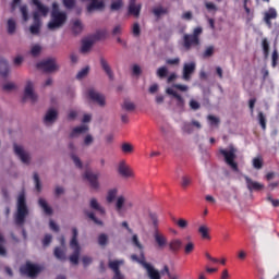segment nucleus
Returning <instances> with one entry per match:
<instances>
[{"mask_svg": "<svg viewBox=\"0 0 279 279\" xmlns=\"http://www.w3.org/2000/svg\"><path fill=\"white\" fill-rule=\"evenodd\" d=\"M121 149L123 154H132V151H134V146L130 143H124L122 144Z\"/></svg>", "mask_w": 279, "mask_h": 279, "instance_id": "c03bdc74", "label": "nucleus"}, {"mask_svg": "<svg viewBox=\"0 0 279 279\" xmlns=\"http://www.w3.org/2000/svg\"><path fill=\"white\" fill-rule=\"evenodd\" d=\"M133 206H134V203H132L131 201L125 202V196L123 195L118 196L116 202V210L119 215L123 213V208L124 210H129V208H132Z\"/></svg>", "mask_w": 279, "mask_h": 279, "instance_id": "1a4fd4ad", "label": "nucleus"}, {"mask_svg": "<svg viewBox=\"0 0 279 279\" xmlns=\"http://www.w3.org/2000/svg\"><path fill=\"white\" fill-rule=\"evenodd\" d=\"M173 221L181 230L189 228V221L184 218H180L179 220L173 219Z\"/></svg>", "mask_w": 279, "mask_h": 279, "instance_id": "58836bf2", "label": "nucleus"}, {"mask_svg": "<svg viewBox=\"0 0 279 279\" xmlns=\"http://www.w3.org/2000/svg\"><path fill=\"white\" fill-rule=\"evenodd\" d=\"M0 75L2 77H8L10 75V65L5 59H0Z\"/></svg>", "mask_w": 279, "mask_h": 279, "instance_id": "cd10ccee", "label": "nucleus"}, {"mask_svg": "<svg viewBox=\"0 0 279 279\" xmlns=\"http://www.w3.org/2000/svg\"><path fill=\"white\" fill-rule=\"evenodd\" d=\"M258 121L262 130H267V119L265 118L263 111L258 112Z\"/></svg>", "mask_w": 279, "mask_h": 279, "instance_id": "ea45409f", "label": "nucleus"}, {"mask_svg": "<svg viewBox=\"0 0 279 279\" xmlns=\"http://www.w3.org/2000/svg\"><path fill=\"white\" fill-rule=\"evenodd\" d=\"M208 121L210 125H219V118L215 116H208Z\"/></svg>", "mask_w": 279, "mask_h": 279, "instance_id": "774afa93", "label": "nucleus"}, {"mask_svg": "<svg viewBox=\"0 0 279 279\" xmlns=\"http://www.w3.org/2000/svg\"><path fill=\"white\" fill-rule=\"evenodd\" d=\"M93 47L92 40H84L81 47V53H88Z\"/></svg>", "mask_w": 279, "mask_h": 279, "instance_id": "e433bc0d", "label": "nucleus"}, {"mask_svg": "<svg viewBox=\"0 0 279 279\" xmlns=\"http://www.w3.org/2000/svg\"><path fill=\"white\" fill-rule=\"evenodd\" d=\"M98 245L101 247H106V245H108V235L106 233L98 235Z\"/></svg>", "mask_w": 279, "mask_h": 279, "instance_id": "a19ab883", "label": "nucleus"}, {"mask_svg": "<svg viewBox=\"0 0 279 279\" xmlns=\"http://www.w3.org/2000/svg\"><path fill=\"white\" fill-rule=\"evenodd\" d=\"M191 184H193V179L191 177H186V175L182 177L181 179L182 189H189Z\"/></svg>", "mask_w": 279, "mask_h": 279, "instance_id": "4c0bfd02", "label": "nucleus"}, {"mask_svg": "<svg viewBox=\"0 0 279 279\" xmlns=\"http://www.w3.org/2000/svg\"><path fill=\"white\" fill-rule=\"evenodd\" d=\"M195 62L184 63L182 80H184V82H191V77L193 76V73H195Z\"/></svg>", "mask_w": 279, "mask_h": 279, "instance_id": "f8f14e48", "label": "nucleus"}, {"mask_svg": "<svg viewBox=\"0 0 279 279\" xmlns=\"http://www.w3.org/2000/svg\"><path fill=\"white\" fill-rule=\"evenodd\" d=\"M120 8H123V0H116L110 5V10H112V12H117Z\"/></svg>", "mask_w": 279, "mask_h": 279, "instance_id": "a18cd8bd", "label": "nucleus"}, {"mask_svg": "<svg viewBox=\"0 0 279 279\" xmlns=\"http://www.w3.org/2000/svg\"><path fill=\"white\" fill-rule=\"evenodd\" d=\"M105 8L106 4L104 1L92 0V2L87 5V12L90 14V12H95V10H104Z\"/></svg>", "mask_w": 279, "mask_h": 279, "instance_id": "aec40b11", "label": "nucleus"}, {"mask_svg": "<svg viewBox=\"0 0 279 279\" xmlns=\"http://www.w3.org/2000/svg\"><path fill=\"white\" fill-rule=\"evenodd\" d=\"M14 147V154H16L22 162L24 165H29V155L25 153L23 149V146H19L17 144L13 145Z\"/></svg>", "mask_w": 279, "mask_h": 279, "instance_id": "f3484780", "label": "nucleus"}, {"mask_svg": "<svg viewBox=\"0 0 279 279\" xmlns=\"http://www.w3.org/2000/svg\"><path fill=\"white\" fill-rule=\"evenodd\" d=\"M68 19L69 16L66 15V12L60 11V7H58L57 3H53L50 21L48 23V29L53 32L56 29H60V27H64Z\"/></svg>", "mask_w": 279, "mask_h": 279, "instance_id": "f257e3e1", "label": "nucleus"}, {"mask_svg": "<svg viewBox=\"0 0 279 279\" xmlns=\"http://www.w3.org/2000/svg\"><path fill=\"white\" fill-rule=\"evenodd\" d=\"M16 32V22L12 19L8 20V34H14Z\"/></svg>", "mask_w": 279, "mask_h": 279, "instance_id": "79ce46f5", "label": "nucleus"}, {"mask_svg": "<svg viewBox=\"0 0 279 279\" xmlns=\"http://www.w3.org/2000/svg\"><path fill=\"white\" fill-rule=\"evenodd\" d=\"M132 243H133V245H135V247H137L138 250H143V244H141V241H138V235H137V234H133V236H132Z\"/></svg>", "mask_w": 279, "mask_h": 279, "instance_id": "bf43d9fd", "label": "nucleus"}, {"mask_svg": "<svg viewBox=\"0 0 279 279\" xmlns=\"http://www.w3.org/2000/svg\"><path fill=\"white\" fill-rule=\"evenodd\" d=\"M154 239L155 242L157 243L159 250H165V247H167V236H165V234L160 233V231L155 230L154 232Z\"/></svg>", "mask_w": 279, "mask_h": 279, "instance_id": "a211bd4d", "label": "nucleus"}, {"mask_svg": "<svg viewBox=\"0 0 279 279\" xmlns=\"http://www.w3.org/2000/svg\"><path fill=\"white\" fill-rule=\"evenodd\" d=\"M53 255L57 260H66V247L65 246H56Z\"/></svg>", "mask_w": 279, "mask_h": 279, "instance_id": "4be33fe9", "label": "nucleus"}, {"mask_svg": "<svg viewBox=\"0 0 279 279\" xmlns=\"http://www.w3.org/2000/svg\"><path fill=\"white\" fill-rule=\"evenodd\" d=\"M118 173L122 178H134V172L130 169V166L125 165V160L120 161L118 166Z\"/></svg>", "mask_w": 279, "mask_h": 279, "instance_id": "2eb2a0df", "label": "nucleus"}, {"mask_svg": "<svg viewBox=\"0 0 279 279\" xmlns=\"http://www.w3.org/2000/svg\"><path fill=\"white\" fill-rule=\"evenodd\" d=\"M194 251H195V243H193V242H189L184 246V254H186V255L193 254Z\"/></svg>", "mask_w": 279, "mask_h": 279, "instance_id": "09e8293b", "label": "nucleus"}, {"mask_svg": "<svg viewBox=\"0 0 279 279\" xmlns=\"http://www.w3.org/2000/svg\"><path fill=\"white\" fill-rule=\"evenodd\" d=\"M84 132H88V125L76 126L72 130L70 138L75 137L76 134H84Z\"/></svg>", "mask_w": 279, "mask_h": 279, "instance_id": "473e14b6", "label": "nucleus"}, {"mask_svg": "<svg viewBox=\"0 0 279 279\" xmlns=\"http://www.w3.org/2000/svg\"><path fill=\"white\" fill-rule=\"evenodd\" d=\"M214 53H215V47L214 46H209L203 52V58H210V57L214 56Z\"/></svg>", "mask_w": 279, "mask_h": 279, "instance_id": "864d4df0", "label": "nucleus"}, {"mask_svg": "<svg viewBox=\"0 0 279 279\" xmlns=\"http://www.w3.org/2000/svg\"><path fill=\"white\" fill-rule=\"evenodd\" d=\"M38 204L40 208H43L45 215H53V209L47 204V201L45 198H39Z\"/></svg>", "mask_w": 279, "mask_h": 279, "instance_id": "c85d7f7f", "label": "nucleus"}, {"mask_svg": "<svg viewBox=\"0 0 279 279\" xmlns=\"http://www.w3.org/2000/svg\"><path fill=\"white\" fill-rule=\"evenodd\" d=\"M58 119V111L56 109H50L47 111L45 118H44V123L47 125V123H53Z\"/></svg>", "mask_w": 279, "mask_h": 279, "instance_id": "393cba45", "label": "nucleus"}, {"mask_svg": "<svg viewBox=\"0 0 279 279\" xmlns=\"http://www.w3.org/2000/svg\"><path fill=\"white\" fill-rule=\"evenodd\" d=\"M141 10H143V3L137 2V0H129L128 4V15L138 19L141 16Z\"/></svg>", "mask_w": 279, "mask_h": 279, "instance_id": "0eeeda50", "label": "nucleus"}, {"mask_svg": "<svg viewBox=\"0 0 279 279\" xmlns=\"http://www.w3.org/2000/svg\"><path fill=\"white\" fill-rule=\"evenodd\" d=\"M141 265H143L144 269H146L147 275L150 279H160V271H158L156 268H154V266H151V264L142 260L140 262Z\"/></svg>", "mask_w": 279, "mask_h": 279, "instance_id": "dca6fc26", "label": "nucleus"}, {"mask_svg": "<svg viewBox=\"0 0 279 279\" xmlns=\"http://www.w3.org/2000/svg\"><path fill=\"white\" fill-rule=\"evenodd\" d=\"M4 243H5V239L0 233V256H7L8 255V251H5V247H3Z\"/></svg>", "mask_w": 279, "mask_h": 279, "instance_id": "8fccbe9b", "label": "nucleus"}, {"mask_svg": "<svg viewBox=\"0 0 279 279\" xmlns=\"http://www.w3.org/2000/svg\"><path fill=\"white\" fill-rule=\"evenodd\" d=\"M262 45H263L264 56L265 58H267L269 56V41L267 40V38L263 39Z\"/></svg>", "mask_w": 279, "mask_h": 279, "instance_id": "603ef678", "label": "nucleus"}, {"mask_svg": "<svg viewBox=\"0 0 279 279\" xmlns=\"http://www.w3.org/2000/svg\"><path fill=\"white\" fill-rule=\"evenodd\" d=\"M244 180L246 182V187L250 191V193L263 191L265 189V185L260 182L252 180L248 175H244Z\"/></svg>", "mask_w": 279, "mask_h": 279, "instance_id": "9b49d317", "label": "nucleus"}, {"mask_svg": "<svg viewBox=\"0 0 279 279\" xmlns=\"http://www.w3.org/2000/svg\"><path fill=\"white\" fill-rule=\"evenodd\" d=\"M198 234L201 235V239H203V241H210V239H213L210 236V228H208V226L206 225H202L198 227Z\"/></svg>", "mask_w": 279, "mask_h": 279, "instance_id": "412c9836", "label": "nucleus"}, {"mask_svg": "<svg viewBox=\"0 0 279 279\" xmlns=\"http://www.w3.org/2000/svg\"><path fill=\"white\" fill-rule=\"evenodd\" d=\"M132 32H133V36H135V37L141 36V25L138 24V22H135L133 24Z\"/></svg>", "mask_w": 279, "mask_h": 279, "instance_id": "4d7b16f0", "label": "nucleus"}, {"mask_svg": "<svg viewBox=\"0 0 279 279\" xmlns=\"http://www.w3.org/2000/svg\"><path fill=\"white\" fill-rule=\"evenodd\" d=\"M85 215H87V217L92 219L96 226H104V221L99 220L94 213L85 211Z\"/></svg>", "mask_w": 279, "mask_h": 279, "instance_id": "37998d69", "label": "nucleus"}, {"mask_svg": "<svg viewBox=\"0 0 279 279\" xmlns=\"http://www.w3.org/2000/svg\"><path fill=\"white\" fill-rule=\"evenodd\" d=\"M117 195H119V190L113 187L107 192V202L108 204H112L114 199H117Z\"/></svg>", "mask_w": 279, "mask_h": 279, "instance_id": "2f4dec72", "label": "nucleus"}, {"mask_svg": "<svg viewBox=\"0 0 279 279\" xmlns=\"http://www.w3.org/2000/svg\"><path fill=\"white\" fill-rule=\"evenodd\" d=\"M254 169H263V159L260 157H256L253 159Z\"/></svg>", "mask_w": 279, "mask_h": 279, "instance_id": "6e6d98bb", "label": "nucleus"}, {"mask_svg": "<svg viewBox=\"0 0 279 279\" xmlns=\"http://www.w3.org/2000/svg\"><path fill=\"white\" fill-rule=\"evenodd\" d=\"M274 19H278V12L276 11V9L270 8L268 12L265 13L264 17V21L266 25H268V27H271V20Z\"/></svg>", "mask_w": 279, "mask_h": 279, "instance_id": "5701e85b", "label": "nucleus"}, {"mask_svg": "<svg viewBox=\"0 0 279 279\" xmlns=\"http://www.w3.org/2000/svg\"><path fill=\"white\" fill-rule=\"evenodd\" d=\"M25 99H31L33 104H36V101H38V96L34 93V83H32V81H28L26 83L24 89V100Z\"/></svg>", "mask_w": 279, "mask_h": 279, "instance_id": "ddd939ff", "label": "nucleus"}, {"mask_svg": "<svg viewBox=\"0 0 279 279\" xmlns=\"http://www.w3.org/2000/svg\"><path fill=\"white\" fill-rule=\"evenodd\" d=\"M100 66L105 71V73L108 75L109 80L113 78L112 69L110 68V64H108V61L101 57L100 58Z\"/></svg>", "mask_w": 279, "mask_h": 279, "instance_id": "bb28decb", "label": "nucleus"}, {"mask_svg": "<svg viewBox=\"0 0 279 279\" xmlns=\"http://www.w3.org/2000/svg\"><path fill=\"white\" fill-rule=\"evenodd\" d=\"M181 248H182V240L173 239L172 241L169 242V250L173 254H177V252H180Z\"/></svg>", "mask_w": 279, "mask_h": 279, "instance_id": "a878e982", "label": "nucleus"}, {"mask_svg": "<svg viewBox=\"0 0 279 279\" xmlns=\"http://www.w3.org/2000/svg\"><path fill=\"white\" fill-rule=\"evenodd\" d=\"M33 5H36L38 14H41V16H47L49 14V8H47L40 0H33Z\"/></svg>", "mask_w": 279, "mask_h": 279, "instance_id": "b1692460", "label": "nucleus"}, {"mask_svg": "<svg viewBox=\"0 0 279 279\" xmlns=\"http://www.w3.org/2000/svg\"><path fill=\"white\" fill-rule=\"evenodd\" d=\"M20 271L24 276H28V278H36V276L40 274V267L27 262L25 265L21 266Z\"/></svg>", "mask_w": 279, "mask_h": 279, "instance_id": "423d86ee", "label": "nucleus"}, {"mask_svg": "<svg viewBox=\"0 0 279 279\" xmlns=\"http://www.w3.org/2000/svg\"><path fill=\"white\" fill-rule=\"evenodd\" d=\"M167 95H172V97H175L177 101H178V106H184V98H182V96H180V94H178L175 90H173V88L169 87L166 89Z\"/></svg>", "mask_w": 279, "mask_h": 279, "instance_id": "c756f323", "label": "nucleus"}, {"mask_svg": "<svg viewBox=\"0 0 279 279\" xmlns=\"http://www.w3.org/2000/svg\"><path fill=\"white\" fill-rule=\"evenodd\" d=\"M80 232L77 231V228H72V239L70 241V247L73 250V254L70 256V263L72 265H78L80 264V254L82 252V248L80 247V242H77V236Z\"/></svg>", "mask_w": 279, "mask_h": 279, "instance_id": "7ed1b4c3", "label": "nucleus"}, {"mask_svg": "<svg viewBox=\"0 0 279 279\" xmlns=\"http://www.w3.org/2000/svg\"><path fill=\"white\" fill-rule=\"evenodd\" d=\"M29 215V208L27 207V201L25 199V193H21L17 197V208L14 216L16 226H25V219Z\"/></svg>", "mask_w": 279, "mask_h": 279, "instance_id": "f03ea898", "label": "nucleus"}, {"mask_svg": "<svg viewBox=\"0 0 279 279\" xmlns=\"http://www.w3.org/2000/svg\"><path fill=\"white\" fill-rule=\"evenodd\" d=\"M149 218L153 221L155 230H158V216L156 214H149Z\"/></svg>", "mask_w": 279, "mask_h": 279, "instance_id": "0e129e2a", "label": "nucleus"}, {"mask_svg": "<svg viewBox=\"0 0 279 279\" xmlns=\"http://www.w3.org/2000/svg\"><path fill=\"white\" fill-rule=\"evenodd\" d=\"M40 51H41V48L39 45H35L32 47L31 49V53L32 56L36 57V56H39L40 54Z\"/></svg>", "mask_w": 279, "mask_h": 279, "instance_id": "69168bd1", "label": "nucleus"}, {"mask_svg": "<svg viewBox=\"0 0 279 279\" xmlns=\"http://www.w3.org/2000/svg\"><path fill=\"white\" fill-rule=\"evenodd\" d=\"M182 130L185 134H193V124L191 122H184Z\"/></svg>", "mask_w": 279, "mask_h": 279, "instance_id": "3c124183", "label": "nucleus"}, {"mask_svg": "<svg viewBox=\"0 0 279 279\" xmlns=\"http://www.w3.org/2000/svg\"><path fill=\"white\" fill-rule=\"evenodd\" d=\"M89 206L93 210H97L98 213H100V215H106V209L99 206V202H97V198H92L89 202Z\"/></svg>", "mask_w": 279, "mask_h": 279, "instance_id": "7c9ffc66", "label": "nucleus"}, {"mask_svg": "<svg viewBox=\"0 0 279 279\" xmlns=\"http://www.w3.org/2000/svg\"><path fill=\"white\" fill-rule=\"evenodd\" d=\"M183 47L186 51H190L191 47H199V37L185 34L183 36Z\"/></svg>", "mask_w": 279, "mask_h": 279, "instance_id": "9d476101", "label": "nucleus"}, {"mask_svg": "<svg viewBox=\"0 0 279 279\" xmlns=\"http://www.w3.org/2000/svg\"><path fill=\"white\" fill-rule=\"evenodd\" d=\"M122 109L126 110V112H132L136 110V105H134V102L130 100H124V102L122 104Z\"/></svg>", "mask_w": 279, "mask_h": 279, "instance_id": "c9c22d12", "label": "nucleus"}, {"mask_svg": "<svg viewBox=\"0 0 279 279\" xmlns=\"http://www.w3.org/2000/svg\"><path fill=\"white\" fill-rule=\"evenodd\" d=\"M157 75L162 80L167 77V75H169V70L167 69V66H161L157 70Z\"/></svg>", "mask_w": 279, "mask_h": 279, "instance_id": "49530a36", "label": "nucleus"}, {"mask_svg": "<svg viewBox=\"0 0 279 279\" xmlns=\"http://www.w3.org/2000/svg\"><path fill=\"white\" fill-rule=\"evenodd\" d=\"M153 14L157 19H160V16H162V14H169V9L162 8V7H157V8L153 9Z\"/></svg>", "mask_w": 279, "mask_h": 279, "instance_id": "f704fd0d", "label": "nucleus"}, {"mask_svg": "<svg viewBox=\"0 0 279 279\" xmlns=\"http://www.w3.org/2000/svg\"><path fill=\"white\" fill-rule=\"evenodd\" d=\"M63 5L66 10H73L75 8V0H63Z\"/></svg>", "mask_w": 279, "mask_h": 279, "instance_id": "13d9d810", "label": "nucleus"}, {"mask_svg": "<svg viewBox=\"0 0 279 279\" xmlns=\"http://www.w3.org/2000/svg\"><path fill=\"white\" fill-rule=\"evenodd\" d=\"M221 156L225 158L226 165L232 169V171H239V163H236V148L231 147L229 150L221 148L220 150Z\"/></svg>", "mask_w": 279, "mask_h": 279, "instance_id": "20e7f679", "label": "nucleus"}, {"mask_svg": "<svg viewBox=\"0 0 279 279\" xmlns=\"http://www.w3.org/2000/svg\"><path fill=\"white\" fill-rule=\"evenodd\" d=\"M36 66L37 69H40L41 71H44V73H53L59 69L58 63L53 58L46 59L41 62H38Z\"/></svg>", "mask_w": 279, "mask_h": 279, "instance_id": "39448f33", "label": "nucleus"}, {"mask_svg": "<svg viewBox=\"0 0 279 279\" xmlns=\"http://www.w3.org/2000/svg\"><path fill=\"white\" fill-rule=\"evenodd\" d=\"M87 97L90 101L98 104V106H106V97L99 94V92L95 90V88H89L87 90Z\"/></svg>", "mask_w": 279, "mask_h": 279, "instance_id": "6e6552de", "label": "nucleus"}, {"mask_svg": "<svg viewBox=\"0 0 279 279\" xmlns=\"http://www.w3.org/2000/svg\"><path fill=\"white\" fill-rule=\"evenodd\" d=\"M71 158H72L75 167H77L78 169H82V160H80V157H77L75 154H72Z\"/></svg>", "mask_w": 279, "mask_h": 279, "instance_id": "e2e57ef3", "label": "nucleus"}, {"mask_svg": "<svg viewBox=\"0 0 279 279\" xmlns=\"http://www.w3.org/2000/svg\"><path fill=\"white\" fill-rule=\"evenodd\" d=\"M83 178L85 180H87V182H89V186L92 189H95L97 191V189H99V175L93 173L90 170H86Z\"/></svg>", "mask_w": 279, "mask_h": 279, "instance_id": "4468645a", "label": "nucleus"}, {"mask_svg": "<svg viewBox=\"0 0 279 279\" xmlns=\"http://www.w3.org/2000/svg\"><path fill=\"white\" fill-rule=\"evenodd\" d=\"M166 64H170L171 66H178V64H180V58L168 59L166 61Z\"/></svg>", "mask_w": 279, "mask_h": 279, "instance_id": "338daca9", "label": "nucleus"}, {"mask_svg": "<svg viewBox=\"0 0 279 279\" xmlns=\"http://www.w3.org/2000/svg\"><path fill=\"white\" fill-rule=\"evenodd\" d=\"M121 263L123 262H119V260H113L109 263V269L113 270L114 276L113 279H123V275L121 274Z\"/></svg>", "mask_w": 279, "mask_h": 279, "instance_id": "6ab92c4d", "label": "nucleus"}, {"mask_svg": "<svg viewBox=\"0 0 279 279\" xmlns=\"http://www.w3.org/2000/svg\"><path fill=\"white\" fill-rule=\"evenodd\" d=\"M83 29H84V26L82 25V21H80V20L74 21V23L72 25L73 34H75V35L82 34Z\"/></svg>", "mask_w": 279, "mask_h": 279, "instance_id": "72a5a7b5", "label": "nucleus"}, {"mask_svg": "<svg viewBox=\"0 0 279 279\" xmlns=\"http://www.w3.org/2000/svg\"><path fill=\"white\" fill-rule=\"evenodd\" d=\"M34 182H35L36 191H38V193H40L43 187L40 185V177L38 175L37 172L34 173Z\"/></svg>", "mask_w": 279, "mask_h": 279, "instance_id": "5fc2aeb1", "label": "nucleus"}, {"mask_svg": "<svg viewBox=\"0 0 279 279\" xmlns=\"http://www.w3.org/2000/svg\"><path fill=\"white\" fill-rule=\"evenodd\" d=\"M190 108H191V110H199V108H202V105H199V102L197 100L191 99Z\"/></svg>", "mask_w": 279, "mask_h": 279, "instance_id": "680f3d73", "label": "nucleus"}, {"mask_svg": "<svg viewBox=\"0 0 279 279\" xmlns=\"http://www.w3.org/2000/svg\"><path fill=\"white\" fill-rule=\"evenodd\" d=\"M88 71H90L89 66L83 68L77 74H76V80H84L86 75H88Z\"/></svg>", "mask_w": 279, "mask_h": 279, "instance_id": "de8ad7c7", "label": "nucleus"}, {"mask_svg": "<svg viewBox=\"0 0 279 279\" xmlns=\"http://www.w3.org/2000/svg\"><path fill=\"white\" fill-rule=\"evenodd\" d=\"M20 10H21L23 21H28L29 20V14L27 12V5L21 7Z\"/></svg>", "mask_w": 279, "mask_h": 279, "instance_id": "052dcab7", "label": "nucleus"}]
</instances>
